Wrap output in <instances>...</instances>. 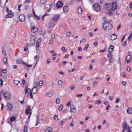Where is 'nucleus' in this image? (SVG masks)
Here are the masks:
<instances>
[{
    "instance_id": "nucleus-37",
    "label": "nucleus",
    "mask_w": 132,
    "mask_h": 132,
    "mask_svg": "<svg viewBox=\"0 0 132 132\" xmlns=\"http://www.w3.org/2000/svg\"><path fill=\"white\" fill-rule=\"evenodd\" d=\"M22 60L19 59L16 61V63L17 64H20L21 63Z\"/></svg>"
},
{
    "instance_id": "nucleus-6",
    "label": "nucleus",
    "mask_w": 132,
    "mask_h": 132,
    "mask_svg": "<svg viewBox=\"0 0 132 132\" xmlns=\"http://www.w3.org/2000/svg\"><path fill=\"white\" fill-rule=\"evenodd\" d=\"M60 17V15L59 14L54 15L52 18V20L55 23H56Z\"/></svg>"
},
{
    "instance_id": "nucleus-33",
    "label": "nucleus",
    "mask_w": 132,
    "mask_h": 132,
    "mask_svg": "<svg viewBox=\"0 0 132 132\" xmlns=\"http://www.w3.org/2000/svg\"><path fill=\"white\" fill-rule=\"evenodd\" d=\"M37 118V122L36 123V126L39 123L40 120L39 119V117H38V116H36Z\"/></svg>"
},
{
    "instance_id": "nucleus-26",
    "label": "nucleus",
    "mask_w": 132,
    "mask_h": 132,
    "mask_svg": "<svg viewBox=\"0 0 132 132\" xmlns=\"http://www.w3.org/2000/svg\"><path fill=\"white\" fill-rule=\"evenodd\" d=\"M74 106L73 105L71 106H70V111L71 113H73L74 112Z\"/></svg>"
},
{
    "instance_id": "nucleus-21",
    "label": "nucleus",
    "mask_w": 132,
    "mask_h": 132,
    "mask_svg": "<svg viewBox=\"0 0 132 132\" xmlns=\"http://www.w3.org/2000/svg\"><path fill=\"white\" fill-rule=\"evenodd\" d=\"M131 56L130 55H128L126 58V61L127 63H129L130 62Z\"/></svg>"
},
{
    "instance_id": "nucleus-59",
    "label": "nucleus",
    "mask_w": 132,
    "mask_h": 132,
    "mask_svg": "<svg viewBox=\"0 0 132 132\" xmlns=\"http://www.w3.org/2000/svg\"><path fill=\"white\" fill-rule=\"evenodd\" d=\"M17 68V66L16 65H12V68L13 69H15Z\"/></svg>"
},
{
    "instance_id": "nucleus-27",
    "label": "nucleus",
    "mask_w": 132,
    "mask_h": 132,
    "mask_svg": "<svg viewBox=\"0 0 132 132\" xmlns=\"http://www.w3.org/2000/svg\"><path fill=\"white\" fill-rule=\"evenodd\" d=\"M52 128L50 127H48L45 130V132H51L52 131Z\"/></svg>"
},
{
    "instance_id": "nucleus-18",
    "label": "nucleus",
    "mask_w": 132,
    "mask_h": 132,
    "mask_svg": "<svg viewBox=\"0 0 132 132\" xmlns=\"http://www.w3.org/2000/svg\"><path fill=\"white\" fill-rule=\"evenodd\" d=\"M114 47L112 45H111L108 49V51L109 52L112 53Z\"/></svg>"
},
{
    "instance_id": "nucleus-45",
    "label": "nucleus",
    "mask_w": 132,
    "mask_h": 132,
    "mask_svg": "<svg viewBox=\"0 0 132 132\" xmlns=\"http://www.w3.org/2000/svg\"><path fill=\"white\" fill-rule=\"evenodd\" d=\"M89 46V45L88 44H87L84 48V50H87Z\"/></svg>"
},
{
    "instance_id": "nucleus-42",
    "label": "nucleus",
    "mask_w": 132,
    "mask_h": 132,
    "mask_svg": "<svg viewBox=\"0 0 132 132\" xmlns=\"http://www.w3.org/2000/svg\"><path fill=\"white\" fill-rule=\"evenodd\" d=\"M60 100L59 98L56 99V103L57 104H59L60 102Z\"/></svg>"
},
{
    "instance_id": "nucleus-40",
    "label": "nucleus",
    "mask_w": 132,
    "mask_h": 132,
    "mask_svg": "<svg viewBox=\"0 0 132 132\" xmlns=\"http://www.w3.org/2000/svg\"><path fill=\"white\" fill-rule=\"evenodd\" d=\"M20 82V81L18 80H14V83L16 85H18Z\"/></svg>"
},
{
    "instance_id": "nucleus-64",
    "label": "nucleus",
    "mask_w": 132,
    "mask_h": 132,
    "mask_svg": "<svg viewBox=\"0 0 132 132\" xmlns=\"http://www.w3.org/2000/svg\"><path fill=\"white\" fill-rule=\"evenodd\" d=\"M131 70V68L130 67H127V70L128 71H130Z\"/></svg>"
},
{
    "instance_id": "nucleus-47",
    "label": "nucleus",
    "mask_w": 132,
    "mask_h": 132,
    "mask_svg": "<svg viewBox=\"0 0 132 132\" xmlns=\"http://www.w3.org/2000/svg\"><path fill=\"white\" fill-rule=\"evenodd\" d=\"M27 127L26 126L24 127V129L23 132H27Z\"/></svg>"
},
{
    "instance_id": "nucleus-4",
    "label": "nucleus",
    "mask_w": 132,
    "mask_h": 132,
    "mask_svg": "<svg viewBox=\"0 0 132 132\" xmlns=\"http://www.w3.org/2000/svg\"><path fill=\"white\" fill-rule=\"evenodd\" d=\"M0 6L2 8H4L6 3L8 2V0H0Z\"/></svg>"
},
{
    "instance_id": "nucleus-63",
    "label": "nucleus",
    "mask_w": 132,
    "mask_h": 132,
    "mask_svg": "<svg viewBox=\"0 0 132 132\" xmlns=\"http://www.w3.org/2000/svg\"><path fill=\"white\" fill-rule=\"evenodd\" d=\"M74 87L73 85H71V89L72 90H73L74 88Z\"/></svg>"
},
{
    "instance_id": "nucleus-25",
    "label": "nucleus",
    "mask_w": 132,
    "mask_h": 132,
    "mask_svg": "<svg viewBox=\"0 0 132 132\" xmlns=\"http://www.w3.org/2000/svg\"><path fill=\"white\" fill-rule=\"evenodd\" d=\"M69 10V7L68 6H65L63 8V10L64 12H67Z\"/></svg>"
},
{
    "instance_id": "nucleus-3",
    "label": "nucleus",
    "mask_w": 132,
    "mask_h": 132,
    "mask_svg": "<svg viewBox=\"0 0 132 132\" xmlns=\"http://www.w3.org/2000/svg\"><path fill=\"white\" fill-rule=\"evenodd\" d=\"M3 96L6 100H9L11 97V94L9 92H5L3 93Z\"/></svg>"
},
{
    "instance_id": "nucleus-39",
    "label": "nucleus",
    "mask_w": 132,
    "mask_h": 132,
    "mask_svg": "<svg viewBox=\"0 0 132 132\" xmlns=\"http://www.w3.org/2000/svg\"><path fill=\"white\" fill-rule=\"evenodd\" d=\"M132 38V33L128 37V39L130 41L131 40V38Z\"/></svg>"
},
{
    "instance_id": "nucleus-41",
    "label": "nucleus",
    "mask_w": 132,
    "mask_h": 132,
    "mask_svg": "<svg viewBox=\"0 0 132 132\" xmlns=\"http://www.w3.org/2000/svg\"><path fill=\"white\" fill-rule=\"evenodd\" d=\"M74 0H72L69 3L70 5H72L74 4Z\"/></svg>"
},
{
    "instance_id": "nucleus-8",
    "label": "nucleus",
    "mask_w": 132,
    "mask_h": 132,
    "mask_svg": "<svg viewBox=\"0 0 132 132\" xmlns=\"http://www.w3.org/2000/svg\"><path fill=\"white\" fill-rule=\"evenodd\" d=\"M6 107L7 108V110L9 111L13 109L12 105L10 103H7Z\"/></svg>"
},
{
    "instance_id": "nucleus-34",
    "label": "nucleus",
    "mask_w": 132,
    "mask_h": 132,
    "mask_svg": "<svg viewBox=\"0 0 132 132\" xmlns=\"http://www.w3.org/2000/svg\"><path fill=\"white\" fill-rule=\"evenodd\" d=\"M109 61L110 62H113L114 61V59L113 57L110 58Z\"/></svg>"
},
{
    "instance_id": "nucleus-12",
    "label": "nucleus",
    "mask_w": 132,
    "mask_h": 132,
    "mask_svg": "<svg viewBox=\"0 0 132 132\" xmlns=\"http://www.w3.org/2000/svg\"><path fill=\"white\" fill-rule=\"evenodd\" d=\"M28 88V86L27 85L26 86H25V89H24V91L25 92V93H28L29 94L30 93H32V91H31V89L29 88H28V89H27Z\"/></svg>"
},
{
    "instance_id": "nucleus-50",
    "label": "nucleus",
    "mask_w": 132,
    "mask_h": 132,
    "mask_svg": "<svg viewBox=\"0 0 132 132\" xmlns=\"http://www.w3.org/2000/svg\"><path fill=\"white\" fill-rule=\"evenodd\" d=\"M43 84V81H39V86H40L42 85Z\"/></svg>"
},
{
    "instance_id": "nucleus-44",
    "label": "nucleus",
    "mask_w": 132,
    "mask_h": 132,
    "mask_svg": "<svg viewBox=\"0 0 132 132\" xmlns=\"http://www.w3.org/2000/svg\"><path fill=\"white\" fill-rule=\"evenodd\" d=\"M47 95L50 97H51L53 95L52 93H47Z\"/></svg>"
},
{
    "instance_id": "nucleus-31",
    "label": "nucleus",
    "mask_w": 132,
    "mask_h": 132,
    "mask_svg": "<svg viewBox=\"0 0 132 132\" xmlns=\"http://www.w3.org/2000/svg\"><path fill=\"white\" fill-rule=\"evenodd\" d=\"M2 61L4 64L7 61V59L6 57H4V58L3 59Z\"/></svg>"
},
{
    "instance_id": "nucleus-46",
    "label": "nucleus",
    "mask_w": 132,
    "mask_h": 132,
    "mask_svg": "<svg viewBox=\"0 0 132 132\" xmlns=\"http://www.w3.org/2000/svg\"><path fill=\"white\" fill-rule=\"evenodd\" d=\"M34 17L37 20H39V17L36 15V14H35Z\"/></svg>"
},
{
    "instance_id": "nucleus-35",
    "label": "nucleus",
    "mask_w": 132,
    "mask_h": 132,
    "mask_svg": "<svg viewBox=\"0 0 132 132\" xmlns=\"http://www.w3.org/2000/svg\"><path fill=\"white\" fill-rule=\"evenodd\" d=\"M46 0H40V2L41 3L43 4L45 3L46 2Z\"/></svg>"
},
{
    "instance_id": "nucleus-15",
    "label": "nucleus",
    "mask_w": 132,
    "mask_h": 132,
    "mask_svg": "<svg viewBox=\"0 0 132 132\" xmlns=\"http://www.w3.org/2000/svg\"><path fill=\"white\" fill-rule=\"evenodd\" d=\"M31 107L30 106H28L25 112L26 114H28L30 113V111Z\"/></svg>"
},
{
    "instance_id": "nucleus-60",
    "label": "nucleus",
    "mask_w": 132,
    "mask_h": 132,
    "mask_svg": "<svg viewBox=\"0 0 132 132\" xmlns=\"http://www.w3.org/2000/svg\"><path fill=\"white\" fill-rule=\"evenodd\" d=\"M45 32H46L45 31H42L41 34H42V35H43L45 34Z\"/></svg>"
},
{
    "instance_id": "nucleus-14",
    "label": "nucleus",
    "mask_w": 132,
    "mask_h": 132,
    "mask_svg": "<svg viewBox=\"0 0 132 132\" xmlns=\"http://www.w3.org/2000/svg\"><path fill=\"white\" fill-rule=\"evenodd\" d=\"M108 10V14L110 15H111L113 14V11L114 10L112 9V7H111L110 9H109Z\"/></svg>"
},
{
    "instance_id": "nucleus-7",
    "label": "nucleus",
    "mask_w": 132,
    "mask_h": 132,
    "mask_svg": "<svg viewBox=\"0 0 132 132\" xmlns=\"http://www.w3.org/2000/svg\"><path fill=\"white\" fill-rule=\"evenodd\" d=\"M111 3H106L103 6V8L105 10H108L111 7Z\"/></svg>"
},
{
    "instance_id": "nucleus-28",
    "label": "nucleus",
    "mask_w": 132,
    "mask_h": 132,
    "mask_svg": "<svg viewBox=\"0 0 132 132\" xmlns=\"http://www.w3.org/2000/svg\"><path fill=\"white\" fill-rule=\"evenodd\" d=\"M111 53L109 52L108 54V58H110L112 57V55L111 54Z\"/></svg>"
},
{
    "instance_id": "nucleus-16",
    "label": "nucleus",
    "mask_w": 132,
    "mask_h": 132,
    "mask_svg": "<svg viewBox=\"0 0 132 132\" xmlns=\"http://www.w3.org/2000/svg\"><path fill=\"white\" fill-rule=\"evenodd\" d=\"M55 26V24L52 21H51L48 24V26L50 28L54 27Z\"/></svg>"
},
{
    "instance_id": "nucleus-58",
    "label": "nucleus",
    "mask_w": 132,
    "mask_h": 132,
    "mask_svg": "<svg viewBox=\"0 0 132 132\" xmlns=\"http://www.w3.org/2000/svg\"><path fill=\"white\" fill-rule=\"evenodd\" d=\"M0 81H1L0 85L2 86L3 85V81L2 79H0Z\"/></svg>"
},
{
    "instance_id": "nucleus-32",
    "label": "nucleus",
    "mask_w": 132,
    "mask_h": 132,
    "mask_svg": "<svg viewBox=\"0 0 132 132\" xmlns=\"http://www.w3.org/2000/svg\"><path fill=\"white\" fill-rule=\"evenodd\" d=\"M78 11L80 14H81L82 13V11L81 9L80 8H79L78 9Z\"/></svg>"
},
{
    "instance_id": "nucleus-17",
    "label": "nucleus",
    "mask_w": 132,
    "mask_h": 132,
    "mask_svg": "<svg viewBox=\"0 0 132 132\" xmlns=\"http://www.w3.org/2000/svg\"><path fill=\"white\" fill-rule=\"evenodd\" d=\"M63 6V4L62 2L60 1H58L57 3L56 6L58 8H60L61 7Z\"/></svg>"
},
{
    "instance_id": "nucleus-53",
    "label": "nucleus",
    "mask_w": 132,
    "mask_h": 132,
    "mask_svg": "<svg viewBox=\"0 0 132 132\" xmlns=\"http://www.w3.org/2000/svg\"><path fill=\"white\" fill-rule=\"evenodd\" d=\"M119 98H117L116 100L115 103H117L119 102Z\"/></svg>"
},
{
    "instance_id": "nucleus-23",
    "label": "nucleus",
    "mask_w": 132,
    "mask_h": 132,
    "mask_svg": "<svg viewBox=\"0 0 132 132\" xmlns=\"http://www.w3.org/2000/svg\"><path fill=\"white\" fill-rule=\"evenodd\" d=\"M112 6L111 7L112 9L115 10L117 9V4L115 2H113L112 4Z\"/></svg>"
},
{
    "instance_id": "nucleus-5",
    "label": "nucleus",
    "mask_w": 132,
    "mask_h": 132,
    "mask_svg": "<svg viewBox=\"0 0 132 132\" xmlns=\"http://www.w3.org/2000/svg\"><path fill=\"white\" fill-rule=\"evenodd\" d=\"M94 9L95 11H98L100 9L101 7L100 5L97 4H95L93 6Z\"/></svg>"
},
{
    "instance_id": "nucleus-22",
    "label": "nucleus",
    "mask_w": 132,
    "mask_h": 132,
    "mask_svg": "<svg viewBox=\"0 0 132 132\" xmlns=\"http://www.w3.org/2000/svg\"><path fill=\"white\" fill-rule=\"evenodd\" d=\"M37 86H35L34 88L32 89V93L33 94H35L37 92V90L36 88Z\"/></svg>"
},
{
    "instance_id": "nucleus-55",
    "label": "nucleus",
    "mask_w": 132,
    "mask_h": 132,
    "mask_svg": "<svg viewBox=\"0 0 132 132\" xmlns=\"http://www.w3.org/2000/svg\"><path fill=\"white\" fill-rule=\"evenodd\" d=\"M129 5L130 8V9H132V2H130Z\"/></svg>"
},
{
    "instance_id": "nucleus-49",
    "label": "nucleus",
    "mask_w": 132,
    "mask_h": 132,
    "mask_svg": "<svg viewBox=\"0 0 132 132\" xmlns=\"http://www.w3.org/2000/svg\"><path fill=\"white\" fill-rule=\"evenodd\" d=\"M63 82L61 80H59L58 81V84L59 85H62V84Z\"/></svg>"
},
{
    "instance_id": "nucleus-20",
    "label": "nucleus",
    "mask_w": 132,
    "mask_h": 132,
    "mask_svg": "<svg viewBox=\"0 0 132 132\" xmlns=\"http://www.w3.org/2000/svg\"><path fill=\"white\" fill-rule=\"evenodd\" d=\"M5 46V44H3V45L2 46V53L5 56H6V53L5 51V50L4 49V47Z\"/></svg>"
},
{
    "instance_id": "nucleus-29",
    "label": "nucleus",
    "mask_w": 132,
    "mask_h": 132,
    "mask_svg": "<svg viewBox=\"0 0 132 132\" xmlns=\"http://www.w3.org/2000/svg\"><path fill=\"white\" fill-rule=\"evenodd\" d=\"M127 44V42L126 41H125L124 42H123L122 45V46L123 47H125L126 46Z\"/></svg>"
},
{
    "instance_id": "nucleus-52",
    "label": "nucleus",
    "mask_w": 132,
    "mask_h": 132,
    "mask_svg": "<svg viewBox=\"0 0 132 132\" xmlns=\"http://www.w3.org/2000/svg\"><path fill=\"white\" fill-rule=\"evenodd\" d=\"M54 118L55 120H57L58 119V116L56 115H55L54 116Z\"/></svg>"
},
{
    "instance_id": "nucleus-57",
    "label": "nucleus",
    "mask_w": 132,
    "mask_h": 132,
    "mask_svg": "<svg viewBox=\"0 0 132 132\" xmlns=\"http://www.w3.org/2000/svg\"><path fill=\"white\" fill-rule=\"evenodd\" d=\"M121 84L123 86H125L126 85V83L125 82L122 81L121 82Z\"/></svg>"
},
{
    "instance_id": "nucleus-43",
    "label": "nucleus",
    "mask_w": 132,
    "mask_h": 132,
    "mask_svg": "<svg viewBox=\"0 0 132 132\" xmlns=\"http://www.w3.org/2000/svg\"><path fill=\"white\" fill-rule=\"evenodd\" d=\"M41 38H39L38 40L36 43L40 44L41 42Z\"/></svg>"
},
{
    "instance_id": "nucleus-51",
    "label": "nucleus",
    "mask_w": 132,
    "mask_h": 132,
    "mask_svg": "<svg viewBox=\"0 0 132 132\" xmlns=\"http://www.w3.org/2000/svg\"><path fill=\"white\" fill-rule=\"evenodd\" d=\"M28 50V48L27 46H25L24 47V50L25 51H27Z\"/></svg>"
},
{
    "instance_id": "nucleus-54",
    "label": "nucleus",
    "mask_w": 132,
    "mask_h": 132,
    "mask_svg": "<svg viewBox=\"0 0 132 132\" xmlns=\"http://www.w3.org/2000/svg\"><path fill=\"white\" fill-rule=\"evenodd\" d=\"M90 3L92 4L94 3V0H88Z\"/></svg>"
},
{
    "instance_id": "nucleus-62",
    "label": "nucleus",
    "mask_w": 132,
    "mask_h": 132,
    "mask_svg": "<svg viewBox=\"0 0 132 132\" xmlns=\"http://www.w3.org/2000/svg\"><path fill=\"white\" fill-rule=\"evenodd\" d=\"M2 72L4 73H6L7 72V71L6 69L3 70Z\"/></svg>"
},
{
    "instance_id": "nucleus-24",
    "label": "nucleus",
    "mask_w": 132,
    "mask_h": 132,
    "mask_svg": "<svg viewBox=\"0 0 132 132\" xmlns=\"http://www.w3.org/2000/svg\"><path fill=\"white\" fill-rule=\"evenodd\" d=\"M127 112L129 114H131L132 113V108H129L127 109Z\"/></svg>"
},
{
    "instance_id": "nucleus-11",
    "label": "nucleus",
    "mask_w": 132,
    "mask_h": 132,
    "mask_svg": "<svg viewBox=\"0 0 132 132\" xmlns=\"http://www.w3.org/2000/svg\"><path fill=\"white\" fill-rule=\"evenodd\" d=\"M19 19L21 22L23 21L25 19V16L23 14H21L19 16Z\"/></svg>"
},
{
    "instance_id": "nucleus-61",
    "label": "nucleus",
    "mask_w": 132,
    "mask_h": 132,
    "mask_svg": "<svg viewBox=\"0 0 132 132\" xmlns=\"http://www.w3.org/2000/svg\"><path fill=\"white\" fill-rule=\"evenodd\" d=\"M82 96V94H78L77 95H76V96H78V97H80L81 96Z\"/></svg>"
},
{
    "instance_id": "nucleus-13",
    "label": "nucleus",
    "mask_w": 132,
    "mask_h": 132,
    "mask_svg": "<svg viewBox=\"0 0 132 132\" xmlns=\"http://www.w3.org/2000/svg\"><path fill=\"white\" fill-rule=\"evenodd\" d=\"M31 32L34 33L36 32L38 30V29L36 27L32 26L31 27Z\"/></svg>"
},
{
    "instance_id": "nucleus-10",
    "label": "nucleus",
    "mask_w": 132,
    "mask_h": 132,
    "mask_svg": "<svg viewBox=\"0 0 132 132\" xmlns=\"http://www.w3.org/2000/svg\"><path fill=\"white\" fill-rule=\"evenodd\" d=\"M13 16V14L12 12L11 11H9V12H8V14L6 16V18H11Z\"/></svg>"
},
{
    "instance_id": "nucleus-9",
    "label": "nucleus",
    "mask_w": 132,
    "mask_h": 132,
    "mask_svg": "<svg viewBox=\"0 0 132 132\" xmlns=\"http://www.w3.org/2000/svg\"><path fill=\"white\" fill-rule=\"evenodd\" d=\"M35 41V37L34 36H31L30 38V43L32 45L34 44Z\"/></svg>"
},
{
    "instance_id": "nucleus-56",
    "label": "nucleus",
    "mask_w": 132,
    "mask_h": 132,
    "mask_svg": "<svg viewBox=\"0 0 132 132\" xmlns=\"http://www.w3.org/2000/svg\"><path fill=\"white\" fill-rule=\"evenodd\" d=\"M62 108H63L62 105H61L59 107V109L60 110H61L62 109Z\"/></svg>"
},
{
    "instance_id": "nucleus-48",
    "label": "nucleus",
    "mask_w": 132,
    "mask_h": 132,
    "mask_svg": "<svg viewBox=\"0 0 132 132\" xmlns=\"http://www.w3.org/2000/svg\"><path fill=\"white\" fill-rule=\"evenodd\" d=\"M96 104H99L101 103V102L100 100H98L95 102Z\"/></svg>"
},
{
    "instance_id": "nucleus-36",
    "label": "nucleus",
    "mask_w": 132,
    "mask_h": 132,
    "mask_svg": "<svg viewBox=\"0 0 132 132\" xmlns=\"http://www.w3.org/2000/svg\"><path fill=\"white\" fill-rule=\"evenodd\" d=\"M2 78L4 79H6L7 78V76L5 74L2 75Z\"/></svg>"
},
{
    "instance_id": "nucleus-30",
    "label": "nucleus",
    "mask_w": 132,
    "mask_h": 132,
    "mask_svg": "<svg viewBox=\"0 0 132 132\" xmlns=\"http://www.w3.org/2000/svg\"><path fill=\"white\" fill-rule=\"evenodd\" d=\"M40 44L36 43V50L37 51L39 50V45Z\"/></svg>"
},
{
    "instance_id": "nucleus-19",
    "label": "nucleus",
    "mask_w": 132,
    "mask_h": 132,
    "mask_svg": "<svg viewBox=\"0 0 132 132\" xmlns=\"http://www.w3.org/2000/svg\"><path fill=\"white\" fill-rule=\"evenodd\" d=\"M117 36L115 34H113L111 36V39L112 40H114L117 38Z\"/></svg>"
},
{
    "instance_id": "nucleus-2",
    "label": "nucleus",
    "mask_w": 132,
    "mask_h": 132,
    "mask_svg": "<svg viewBox=\"0 0 132 132\" xmlns=\"http://www.w3.org/2000/svg\"><path fill=\"white\" fill-rule=\"evenodd\" d=\"M122 126L123 128L122 132L126 131V132H131V131L129 126L128 125L127 123L124 122L122 123Z\"/></svg>"
},
{
    "instance_id": "nucleus-1",
    "label": "nucleus",
    "mask_w": 132,
    "mask_h": 132,
    "mask_svg": "<svg viewBox=\"0 0 132 132\" xmlns=\"http://www.w3.org/2000/svg\"><path fill=\"white\" fill-rule=\"evenodd\" d=\"M103 30L105 31L111 30L112 28L111 24L109 21H105L103 24Z\"/></svg>"
},
{
    "instance_id": "nucleus-38",
    "label": "nucleus",
    "mask_w": 132,
    "mask_h": 132,
    "mask_svg": "<svg viewBox=\"0 0 132 132\" xmlns=\"http://www.w3.org/2000/svg\"><path fill=\"white\" fill-rule=\"evenodd\" d=\"M15 117H13L10 118V120L12 122L13 121H14L15 120Z\"/></svg>"
}]
</instances>
